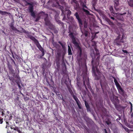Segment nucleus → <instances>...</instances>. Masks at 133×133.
I'll use <instances>...</instances> for the list:
<instances>
[{"label": "nucleus", "mask_w": 133, "mask_h": 133, "mask_svg": "<svg viewBox=\"0 0 133 133\" xmlns=\"http://www.w3.org/2000/svg\"><path fill=\"white\" fill-rule=\"evenodd\" d=\"M58 43L61 45L63 49H64L65 48V43H62L60 41H59L58 42Z\"/></svg>", "instance_id": "obj_27"}, {"label": "nucleus", "mask_w": 133, "mask_h": 133, "mask_svg": "<svg viewBox=\"0 0 133 133\" xmlns=\"http://www.w3.org/2000/svg\"><path fill=\"white\" fill-rule=\"evenodd\" d=\"M12 115L10 112L7 111L6 115L5 116L4 119L7 121H9L12 119Z\"/></svg>", "instance_id": "obj_11"}, {"label": "nucleus", "mask_w": 133, "mask_h": 133, "mask_svg": "<svg viewBox=\"0 0 133 133\" xmlns=\"http://www.w3.org/2000/svg\"><path fill=\"white\" fill-rule=\"evenodd\" d=\"M84 7L87 9V7L85 5L83 4V8H84Z\"/></svg>", "instance_id": "obj_52"}, {"label": "nucleus", "mask_w": 133, "mask_h": 133, "mask_svg": "<svg viewBox=\"0 0 133 133\" xmlns=\"http://www.w3.org/2000/svg\"><path fill=\"white\" fill-rule=\"evenodd\" d=\"M0 14L2 15H9L10 14V13H9L6 11H3L1 10H0Z\"/></svg>", "instance_id": "obj_22"}, {"label": "nucleus", "mask_w": 133, "mask_h": 133, "mask_svg": "<svg viewBox=\"0 0 133 133\" xmlns=\"http://www.w3.org/2000/svg\"><path fill=\"white\" fill-rule=\"evenodd\" d=\"M0 109H2L4 108V107L3 106V103L2 102L0 101Z\"/></svg>", "instance_id": "obj_34"}, {"label": "nucleus", "mask_w": 133, "mask_h": 133, "mask_svg": "<svg viewBox=\"0 0 133 133\" xmlns=\"http://www.w3.org/2000/svg\"><path fill=\"white\" fill-rule=\"evenodd\" d=\"M38 14L42 18H43V17L45 18L48 17V15L43 11H41Z\"/></svg>", "instance_id": "obj_18"}, {"label": "nucleus", "mask_w": 133, "mask_h": 133, "mask_svg": "<svg viewBox=\"0 0 133 133\" xmlns=\"http://www.w3.org/2000/svg\"><path fill=\"white\" fill-rule=\"evenodd\" d=\"M62 65L63 66H64L65 67V69H66V65L64 61V59H62Z\"/></svg>", "instance_id": "obj_31"}, {"label": "nucleus", "mask_w": 133, "mask_h": 133, "mask_svg": "<svg viewBox=\"0 0 133 133\" xmlns=\"http://www.w3.org/2000/svg\"><path fill=\"white\" fill-rule=\"evenodd\" d=\"M68 52L69 55H71L72 54V52L70 46L68 45Z\"/></svg>", "instance_id": "obj_25"}, {"label": "nucleus", "mask_w": 133, "mask_h": 133, "mask_svg": "<svg viewBox=\"0 0 133 133\" xmlns=\"http://www.w3.org/2000/svg\"><path fill=\"white\" fill-rule=\"evenodd\" d=\"M110 17L111 18V19H112L114 20H115V19L114 17H111L110 16Z\"/></svg>", "instance_id": "obj_54"}, {"label": "nucleus", "mask_w": 133, "mask_h": 133, "mask_svg": "<svg viewBox=\"0 0 133 133\" xmlns=\"http://www.w3.org/2000/svg\"><path fill=\"white\" fill-rule=\"evenodd\" d=\"M123 44L124 45V48H127L128 46V44L127 43H124H124H123Z\"/></svg>", "instance_id": "obj_38"}, {"label": "nucleus", "mask_w": 133, "mask_h": 133, "mask_svg": "<svg viewBox=\"0 0 133 133\" xmlns=\"http://www.w3.org/2000/svg\"><path fill=\"white\" fill-rule=\"evenodd\" d=\"M10 27L12 30L15 31V33H17L18 32L20 33H24L28 37L34 42L39 50L41 51L42 53V56H43L44 55L45 53L43 48H42L37 39L34 37L29 34V32L28 31L25 30L24 28L22 27H21L22 30H19L14 26V25L12 23L10 24Z\"/></svg>", "instance_id": "obj_2"}, {"label": "nucleus", "mask_w": 133, "mask_h": 133, "mask_svg": "<svg viewBox=\"0 0 133 133\" xmlns=\"http://www.w3.org/2000/svg\"><path fill=\"white\" fill-rule=\"evenodd\" d=\"M130 105H131V108H132V104L131 103V102H130Z\"/></svg>", "instance_id": "obj_58"}, {"label": "nucleus", "mask_w": 133, "mask_h": 133, "mask_svg": "<svg viewBox=\"0 0 133 133\" xmlns=\"http://www.w3.org/2000/svg\"><path fill=\"white\" fill-rule=\"evenodd\" d=\"M110 99L111 100V101L113 102H114V100H113L112 99V98H110Z\"/></svg>", "instance_id": "obj_59"}, {"label": "nucleus", "mask_w": 133, "mask_h": 133, "mask_svg": "<svg viewBox=\"0 0 133 133\" xmlns=\"http://www.w3.org/2000/svg\"><path fill=\"white\" fill-rule=\"evenodd\" d=\"M12 57L14 58V57L13 54H12Z\"/></svg>", "instance_id": "obj_64"}, {"label": "nucleus", "mask_w": 133, "mask_h": 133, "mask_svg": "<svg viewBox=\"0 0 133 133\" xmlns=\"http://www.w3.org/2000/svg\"><path fill=\"white\" fill-rule=\"evenodd\" d=\"M45 24L49 26V28L50 27L52 26V25L50 21L49 20L48 17H45L44 18Z\"/></svg>", "instance_id": "obj_17"}, {"label": "nucleus", "mask_w": 133, "mask_h": 133, "mask_svg": "<svg viewBox=\"0 0 133 133\" xmlns=\"http://www.w3.org/2000/svg\"><path fill=\"white\" fill-rule=\"evenodd\" d=\"M73 33L71 32L69 36L72 39V42L74 44L76 48L78 49V50L77 56L80 58H81L82 55V51L81 48L79 46L78 43L76 41L75 37L73 34Z\"/></svg>", "instance_id": "obj_3"}, {"label": "nucleus", "mask_w": 133, "mask_h": 133, "mask_svg": "<svg viewBox=\"0 0 133 133\" xmlns=\"http://www.w3.org/2000/svg\"><path fill=\"white\" fill-rule=\"evenodd\" d=\"M17 131L19 133H22L21 131L19 130L18 129Z\"/></svg>", "instance_id": "obj_53"}, {"label": "nucleus", "mask_w": 133, "mask_h": 133, "mask_svg": "<svg viewBox=\"0 0 133 133\" xmlns=\"http://www.w3.org/2000/svg\"><path fill=\"white\" fill-rule=\"evenodd\" d=\"M61 52L59 51H58L57 53L56 58L55 61L57 67L59 68L60 66V59L61 56Z\"/></svg>", "instance_id": "obj_8"}, {"label": "nucleus", "mask_w": 133, "mask_h": 133, "mask_svg": "<svg viewBox=\"0 0 133 133\" xmlns=\"http://www.w3.org/2000/svg\"><path fill=\"white\" fill-rule=\"evenodd\" d=\"M83 11L85 12L87 15L90 14V12L87 10L85 9L84 8H83Z\"/></svg>", "instance_id": "obj_30"}, {"label": "nucleus", "mask_w": 133, "mask_h": 133, "mask_svg": "<svg viewBox=\"0 0 133 133\" xmlns=\"http://www.w3.org/2000/svg\"><path fill=\"white\" fill-rule=\"evenodd\" d=\"M114 3V7L116 11H119V0H112Z\"/></svg>", "instance_id": "obj_10"}, {"label": "nucleus", "mask_w": 133, "mask_h": 133, "mask_svg": "<svg viewBox=\"0 0 133 133\" xmlns=\"http://www.w3.org/2000/svg\"><path fill=\"white\" fill-rule=\"evenodd\" d=\"M3 119L0 117V124H2L3 122Z\"/></svg>", "instance_id": "obj_47"}, {"label": "nucleus", "mask_w": 133, "mask_h": 133, "mask_svg": "<svg viewBox=\"0 0 133 133\" xmlns=\"http://www.w3.org/2000/svg\"><path fill=\"white\" fill-rule=\"evenodd\" d=\"M53 44L55 47H59V45L56 42H54L53 43Z\"/></svg>", "instance_id": "obj_36"}, {"label": "nucleus", "mask_w": 133, "mask_h": 133, "mask_svg": "<svg viewBox=\"0 0 133 133\" xmlns=\"http://www.w3.org/2000/svg\"><path fill=\"white\" fill-rule=\"evenodd\" d=\"M11 129H13L14 130L17 131L18 129L19 128L18 127H15V128H12L11 127Z\"/></svg>", "instance_id": "obj_43"}, {"label": "nucleus", "mask_w": 133, "mask_h": 133, "mask_svg": "<svg viewBox=\"0 0 133 133\" xmlns=\"http://www.w3.org/2000/svg\"><path fill=\"white\" fill-rule=\"evenodd\" d=\"M1 115H2V116H3L4 115V112L3 111H2V112Z\"/></svg>", "instance_id": "obj_56"}, {"label": "nucleus", "mask_w": 133, "mask_h": 133, "mask_svg": "<svg viewBox=\"0 0 133 133\" xmlns=\"http://www.w3.org/2000/svg\"><path fill=\"white\" fill-rule=\"evenodd\" d=\"M118 118L116 119V120L117 121H118L120 120L121 119V116L120 115H118Z\"/></svg>", "instance_id": "obj_42"}, {"label": "nucleus", "mask_w": 133, "mask_h": 133, "mask_svg": "<svg viewBox=\"0 0 133 133\" xmlns=\"http://www.w3.org/2000/svg\"><path fill=\"white\" fill-rule=\"evenodd\" d=\"M71 13V11L69 10L67 11V12L66 13L67 16L68 17L70 16Z\"/></svg>", "instance_id": "obj_32"}, {"label": "nucleus", "mask_w": 133, "mask_h": 133, "mask_svg": "<svg viewBox=\"0 0 133 133\" xmlns=\"http://www.w3.org/2000/svg\"><path fill=\"white\" fill-rule=\"evenodd\" d=\"M54 1L55 2L53 4L52 6L53 7H55L57 8H58L62 11V15L64 14L65 11L63 10V7L62 6L59 5V2L61 3L64 0H52Z\"/></svg>", "instance_id": "obj_6"}, {"label": "nucleus", "mask_w": 133, "mask_h": 133, "mask_svg": "<svg viewBox=\"0 0 133 133\" xmlns=\"http://www.w3.org/2000/svg\"><path fill=\"white\" fill-rule=\"evenodd\" d=\"M97 0H93L92 5L94 9H95L96 5L97 4Z\"/></svg>", "instance_id": "obj_24"}, {"label": "nucleus", "mask_w": 133, "mask_h": 133, "mask_svg": "<svg viewBox=\"0 0 133 133\" xmlns=\"http://www.w3.org/2000/svg\"><path fill=\"white\" fill-rule=\"evenodd\" d=\"M26 2L27 3V5H29V6L28 7V10H29V12L31 14V16L32 17L34 18H35L36 17V15H35V13L34 11V5L33 3H31L27 2L26 1Z\"/></svg>", "instance_id": "obj_7"}, {"label": "nucleus", "mask_w": 133, "mask_h": 133, "mask_svg": "<svg viewBox=\"0 0 133 133\" xmlns=\"http://www.w3.org/2000/svg\"><path fill=\"white\" fill-rule=\"evenodd\" d=\"M72 94H71V95L76 102L79 108L81 109L82 108L81 106V103L80 101L78 100L77 96L74 95L72 91Z\"/></svg>", "instance_id": "obj_12"}, {"label": "nucleus", "mask_w": 133, "mask_h": 133, "mask_svg": "<svg viewBox=\"0 0 133 133\" xmlns=\"http://www.w3.org/2000/svg\"><path fill=\"white\" fill-rule=\"evenodd\" d=\"M126 14V13L124 12L122 14H118V15H117L116 16V18L118 20L121 21H123V18L122 16V15L125 14Z\"/></svg>", "instance_id": "obj_19"}, {"label": "nucleus", "mask_w": 133, "mask_h": 133, "mask_svg": "<svg viewBox=\"0 0 133 133\" xmlns=\"http://www.w3.org/2000/svg\"><path fill=\"white\" fill-rule=\"evenodd\" d=\"M104 131L105 133H108L106 129H104Z\"/></svg>", "instance_id": "obj_55"}, {"label": "nucleus", "mask_w": 133, "mask_h": 133, "mask_svg": "<svg viewBox=\"0 0 133 133\" xmlns=\"http://www.w3.org/2000/svg\"><path fill=\"white\" fill-rule=\"evenodd\" d=\"M123 128L127 132H128V133L130 131H132V130L131 129H129L128 128L126 127H123Z\"/></svg>", "instance_id": "obj_28"}, {"label": "nucleus", "mask_w": 133, "mask_h": 133, "mask_svg": "<svg viewBox=\"0 0 133 133\" xmlns=\"http://www.w3.org/2000/svg\"><path fill=\"white\" fill-rule=\"evenodd\" d=\"M122 51L124 53L126 54H127L128 53V51L126 50H124L123 49Z\"/></svg>", "instance_id": "obj_48"}, {"label": "nucleus", "mask_w": 133, "mask_h": 133, "mask_svg": "<svg viewBox=\"0 0 133 133\" xmlns=\"http://www.w3.org/2000/svg\"><path fill=\"white\" fill-rule=\"evenodd\" d=\"M14 63V64L15 65L16 64V63H15V62L14 61V60L13 61H12Z\"/></svg>", "instance_id": "obj_60"}, {"label": "nucleus", "mask_w": 133, "mask_h": 133, "mask_svg": "<svg viewBox=\"0 0 133 133\" xmlns=\"http://www.w3.org/2000/svg\"><path fill=\"white\" fill-rule=\"evenodd\" d=\"M15 82H16V83L17 84L19 88V89H21V87L20 84H19V82H18L17 81V80H16L15 81Z\"/></svg>", "instance_id": "obj_37"}, {"label": "nucleus", "mask_w": 133, "mask_h": 133, "mask_svg": "<svg viewBox=\"0 0 133 133\" xmlns=\"http://www.w3.org/2000/svg\"><path fill=\"white\" fill-rule=\"evenodd\" d=\"M95 10L98 12L99 15L102 17L103 19H105L107 17L103 11L98 9H95Z\"/></svg>", "instance_id": "obj_16"}, {"label": "nucleus", "mask_w": 133, "mask_h": 133, "mask_svg": "<svg viewBox=\"0 0 133 133\" xmlns=\"http://www.w3.org/2000/svg\"><path fill=\"white\" fill-rule=\"evenodd\" d=\"M128 4L130 6L133 7V0H129L128 1Z\"/></svg>", "instance_id": "obj_26"}, {"label": "nucleus", "mask_w": 133, "mask_h": 133, "mask_svg": "<svg viewBox=\"0 0 133 133\" xmlns=\"http://www.w3.org/2000/svg\"><path fill=\"white\" fill-rule=\"evenodd\" d=\"M95 51L94 50L91 51L90 56L92 58L91 65L92 74L95 77V79L98 80L102 76L105 79V77L99 71L97 68L99 64L100 55L99 52L96 47H94Z\"/></svg>", "instance_id": "obj_1"}, {"label": "nucleus", "mask_w": 133, "mask_h": 133, "mask_svg": "<svg viewBox=\"0 0 133 133\" xmlns=\"http://www.w3.org/2000/svg\"><path fill=\"white\" fill-rule=\"evenodd\" d=\"M65 52H63L62 53V59H64V56L65 54Z\"/></svg>", "instance_id": "obj_45"}, {"label": "nucleus", "mask_w": 133, "mask_h": 133, "mask_svg": "<svg viewBox=\"0 0 133 133\" xmlns=\"http://www.w3.org/2000/svg\"><path fill=\"white\" fill-rule=\"evenodd\" d=\"M7 65L10 73L11 74L15 75L14 71L13 68L12 66L9 62L8 63Z\"/></svg>", "instance_id": "obj_15"}, {"label": "nucleus", "mask_w": 133, "mask_h": 133, "mask_svg": "<svg viewBox=\"0 0 133 133\" xmlns=\"http://www.w3.org/2000/svg\"><path fill=\"white\" fill-rule=\"evenodd\" d=\"M43 56H42V55H39L38 56V57L39 58H42Z\"/></svg>", "instance_id": "obj_50"}, {"label": "nucleus", "mask_w": 133, "mask_h": 133, "mask_svg": "<svg viewBox=\"0 0 133 133\" xmlns=\"http://www.w3.org/2000/svg\"><path fill=\"white\" fill-rule=\"evenodd\" d=\"M96 45V42H94V44H92V46H94L95 45Z\"/></svg>", "instance_id": "obj_57"}, {"label": "nucleus", "mask_w": 133, "mask_h": 133, "mask_svg": "<svg viewBox=\"0 0 133 133\" xmlns=\"http://www.w3.org/2000/svg\"><path fill=\"white\" fill-rule=\"evenodd\" d=\"M110 10L111 13H114V12H113V9L112 7H110Z\"/></svg>", "instance_id": "obj_46"}, {"label": "nucleus", "mask_w": 133, "mask_h": 133, "mask_svg": "<svg viewBox=\"0 0 133 133\" xmlns=\"http://www.w3.org/2000/svg\"><path fill=\"white\" fill-rule=\"evenodd\" d=\"M71 4L74 6V9L77 10L79 7V5L76 0H71Z\"/></svg>", "instance_id": "obj_13"}, {"label": "nucleus", "mask_w": 133, "mask_h": 133, "mask_svg": "<svg viewBox=\"0 0 133 133\" xmlns=\"http://www.w3.org/2000/svg\"><path fill=\"white\" fill-rule=\"evenodd\" d=\"M114 133H118V132L116 131H115Z\"/></svg>", "instance_id": "obj_63"}, {"label": "nucleus", "mask_w": 133, "mask_h": 133, "mask_svg": "<svg viewBox=\"0 0 133 133\" xmlns=\"http://www.w3.org/2000/svg\"><path fill=\"white\" fill-rule=\"evenodd\" d=\"M13 76H15V78H17V79H19V80L20 79V77L19 76V75H18V74H16L15 76L14 75H13Z\"/></svg>", "instance_id": "obj_33"}, {"label": "nucleus", "mask_w": 133, "mask_h": 133, "mask_svg": "<svg viewBox=\"0 0 133 133\" xmlns=\"http://www.w3.org/2000/svg\"><path fill=\"white\" fill-rule=\"evenodd\" d=\"M41 66L42 68L43 73L44 74L45 73V70L46 68V65L45 64L43 63L41 65Z\"/></svg>", "instance_id": "obj_21"}, {"label": "nucleus", "mask_w": 133, "mask_h": 133, "mask_svg": "<svg viewBox=\"0 0 133 133\" xmlns=\"http://www.w3.org/2000/svg\"><path fill=\"white\" fill-rule=\"evenodd\" d=\"M113 98L114 99H115V100L116 101H117V100H118V99L117 97L116 96L113 97Z\"/></svg>", "instance_id": "obj_49"}, {"label": "nucleus", "mask_w": 133, "mask_h": 133, "mask_svg": "<svg viewBox=\"0 0 133 133\" xmlns=\"http://www.w3.org/2000/svg\"><path fill=\"white\" fill-rule=\"evenodd\" d=\"M121 36L119 35L114 41V44L119 46V47H122V44L124 43L123 40V35L122 36L121 38Z\"/></svg>", "instance_id": "obj_5"}, {"label": "nucleus", "mask_w": 133, "mask_h": 133, "mask_svg": "<svg viewBox=\"0 0 133 133\" xmlns=\"http://www.w3.org/2000/svg\"><path fill=\"white\" fill-rule=\"evenodd\" d=\"M105 20L108 23L109 25H110L112 26L114 25V24L113 23L111 22L110 20L107 17L105 19Z\"/></svg>", "instance_id": "obj_20"}, {"label": "nucleus", "mask_w": 133, "mask_h": 133, "mask_svg": "<svg viewBox=\"0 0 133 133\" xmlns=\"http://www.w3.org/2000/svg\"><path fill=\"white\" fill-rule=\"evenodd\" d=\"M40 16H39L38 14H37V17L35 21V22H37L41 18Z\"/></svg>", "instance_id": "obj_29"}, {"label": "nucleus", "mask_w": 133, "mask_h": 133, "mask_svg": "<svg viewBox=\"0 0 133 133\" xmlns=\"http://www.w3.org/2000/svg\"><path fill=\"white\" fill-rule=\"evenodd\" d=\"M58 22L59 24H61L62 25H63L64 24L63 23L60 21H58Z\"/></svg>", "instance_id": "obj_44"}, {"label": "nucleus", "mask_w": 133, "mask_h": 133, "mask_svg": "<svg viewBox=\"0 0 133 133\" xmlns=\"http://www.w3.org/2000/svg\"><path fill=\"white\" fill-rule=\"evenodd\" d=\"M76 16V18L78 21L79 24L80 28L81 27L83 24L82 21L81 19L79 18V15L77 12H76L74 15Z\"/></svg>", "instance_id": "obj_14"}, {"label": "nucleus", "mask_w": 133, "mask_h": 133, "mask_svg": "<svg viewBox=\"0 0 133 133\" xmlns=\"http://www.w3.org/2000/svg\"><path fill=\"white\" fill-rule=\"evenodd\" d=\"M114 79V81L115 83V84L119 92L124 97H125V95L126 96L127 95L125 94V91L121 87L119 83L117 82L116 79L114 77H112Z\"/></svg>", "instance_id": "obj_4"}, {"label": "nucleus", "mask_w": 133, "mask_h": 133, "mask_svg": "<svg viewBox=\"0 0 133 133\" xmlns=\"http://www.w3.org/2000/svg\"><path fill=\"white\" fill-rule=\"evenodd\" d=\"M43 97L44 98H45V95H43Z\"/></svg>", "instance_id": "obj_62"}, {"label": "nucleus", "mask_w": 133, "mask_h": 133, "mask_svg": "<svg viewBox=\"0 0 133 133\" xmlns=\"http://www.w3.org/2000/svg\"><path fill=\"white\" fill-rule=\"evenodd\" d=\"M83 86L85 87L87 91H88L86 85L87 86L88 88L89 89L90 91H91L92 89L90 85L89 80L88 79H85V80L83 81Z\"/></svg>", "instance_id": "obj_9"}, {"label": "nucleus", "mask_w": 133, "mask_h": 133, "mask_svg": "<svg viewBox=\"0 0 133 133\" xmlns=\"http://www.w3.org/2000/svg\"><path fill=\"white\" fill-rule=\"evenodd\" d=\"M87 23L86 21H85L84 22V27L85 28H87Z\"/></svg>", "instance_id": "obj_35"}, {"label": "nucleus", "mask_w": 133, "mask_h": 133, "mask_svg": "<svg viewBox=\"0 0 133 133\" xmlns=\"http://www.w3.org/2000/svg\"><path fill=\"white\" fill-rule=\"evenodd\" d=\"M9 79L11 81H13L14 80V78L11 77H10V76H8Z\"/></svg>", "instance_id": "obj_40"}, {"label": "nucleus", "mask_w": 133, "mask_h": 133, "mask_svg": "<svg viewBox=\"0 0 133 133\" xmlns=\"http://www.w3.org/2000/svg\"><path fill=\"white\" fill-rule=\"evenodd\" d=\"M83 127H84L85 129L87 130V131H88V129L87 128V127L85 125H84Z\"/></svg>", "instance_id": "obj_51"}, {"label": "nucleus", "mask_w": 133, "mask_h": 133, "mask_svg": "<svg viewBox=\"0 0 133 133\" xmlns=\"http://www.w3.org/2000/svg\"><path fill=\"white\" fill-rule=\"evenodd\" d=\"M84 34L85 37H87L88 35V31H85L84 32Z\"/></svg>", "instance_id": "obj_41"}, {"label": "nucleus", "mask_w": 133, "mask_h": 133, "mask_svg": "<svg viewBox=\"0 0 133 133\" xmlns=\"http://www.w3.org/2000/svg\"><path fill=\"white\" fill-rule=\"evenodd\" d=\"M85 107H86L87 110H90V108L89 106V104L87 102L85 101Z\"/></svg>", "instance_id": "obj_23"}, {"label": "nucleus", "mask_w": 133, "mask_h": 133, "mask_svg": "<svg viewBox=\"0 0 133 133\" xmlns=\"http://www.w3.org/2000/svg\"><path fill=\"white\" fill-rule=\"evenodd\" d=\"M66 70H62V74L63 75H66Z\"/></svg>", "instance_id": "obj_39"}, {"label": "nucleus", "mask_w": 133, "mask_h": 133, "mask_svg": "<svg viewBox=\"0 0 133 133\" xmlns=\"http://www.w3.org/2000/svg\"><path fill=\"white\" fill-rule=\"evenodd\" d=\"M105 25V26L106 27H107V28H109V26H107V25Z\"/></svg>", "instance_id": "obj_61"}]
</instances>
